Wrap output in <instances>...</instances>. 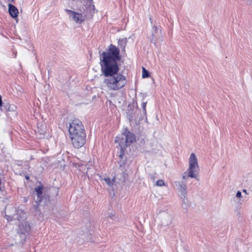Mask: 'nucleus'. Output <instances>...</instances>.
<instances>
[{"label": "nucleus", "instance_id": "obj_7", "mask_svg": "<svg viewBox=\"0 0 252 252\" xmlns=\"http://www.w3.org/2000/svg\"><path fill=\"white\" fill-rule=\"evenodd\" d=\"M151 41L155 43L158 41H162V33L159 26H154L152 30Z\"/></svg>", "mask_w": 252, "mask_h": 252}, {"label": "nucleus", "instance_id": "obj_19", "mask_svg": "<svg viewBox=\"0 0 252 252\" xmlns=\"http://www.w3.org/2000/svg\"><path fill=\"white\" fill-rule=\"evenodd\" d=\"M156 185L159 187L165 186L164 181L162 180H159L157 181Z\"/></svg>", "mask_w": 252, "mask_h": 252}, {"label": "nucleus", "instance_id": "obj_22", "mask_svg": "<svg viewBox=\"0 0 252 252\" xmlns=\"http://www.w3.org/2000/svg\"><path fill=\"white\" fill-rule=\"evenodd\" d=\"M247 2L248 4L251 5L252 4V0H247Z\"/></svg>", "mask_w": 252, "mask_h": 252}, {"label": "nucleus", "instance_id": "obj_9", "mask_svg": "<svg viewBox=\"0 0 252 252\" xmlns=\"http://www.w3.org/2000/svg\"><path fill=\"white\" fill-rule=\"evenodd\" d=\"M158 215L161 219L162 225L168 226L171 223L172 220V215L169 214L166 211H160Z\"/></svg>", "mask_w": 252, "mask_h": 252}, {"label": "nucleus", "instance_id": "obj_29", "mask_svg": "<svg viewBox=\"0 0 252 252\" xmlns=\"http://www.w3.org/2000/svg\"><path fill=\"white\" fill-rule=\"evenodd\" d=\"M112 216V215H111V216H110V218H111Z\"/></svg>", "mask_w": 252, "mask_h": 252}, {"label": "nucleus", "instance_id": "obj_20", "mask_svg": "<svg viewBox=\"0 0 252 252\" xmlns=\"http://www.w3.org/2000/svg\"><path fill=\"white\" fill-rule=\"evenodd\" d=\"M146 104H147V102L143 101L142 103V107L143 109V112L144 115L146 114Z\"/></svg>", "mask_w": 252, "mask_h": 252}, {"label": "nucleus", "instance_id": "obj_13", "mask_svg": "<svg viewBox=\"0 0 252 252\" xmlns=\"http://www.w3.org/2000/svg\"><path fill=\"white\" fill-rule=\"evenodd\" d=\"M99 176L100 178L104 180L105 183L110 187L112 186L116 183V178L115 176H113L112 177H105L104 176H102V175H100Z\"/></svg>", "mask_w": 252, "mask_h": 252}, {"label": "nucleus", "instance_id": "obj_26", "mask_svg": "<svg viewBox=\"0 0 252 252\" xmlns=\"http://www.w3.org/2000/svg\"><path fill=\"white\" fill-rule=\"evenodd\" d=\"M26 178L27 180H28V179H29V176H26Z\"/></svg>", "mask_w": 252, "mask_h": 252}, {"label": "nucleus", "instance_id": "obj_4", "mask_svg": "<svg viewBox=\"0 0 252 252\" xmlns=\"http://www.w3.org/2000/svg\"><path fill=\"white\" fill-rule=\"evenodd\" d=\"M135 141L134 134L126 129L125 133L116 137L115 142L118 144L116 148L120 151L119 157L122 158L126 148Z\"/></svg>", "mask_w": 252, "mask_h": 252}, {"label": "nucleus", "instance_id": "obj_11", "mask_svg": "<svg viewBox=\"0 0 252 252\" xmlns=\"http://www.w3.org/2000/svg\"><path fill=\"white\" fill-rule=\"evenodd\" d=\"M43 187L42 185L36 186L34 188V192L37 196V198L34 197V200L37 204H39L41 202L43 198Z\"/></svg>", "mask_w": 252, "mask_h": 252}, {"label": "nucleus", "instance_id": "obj_25", "mask_svg": "<svg viewBox=\"0 0 252 252\" xmlns=\"http://www.w3.org/2000/svg\"><path fill=\"white\" fill-rule=\"evenodd\" d=\"M9 218H10V217H9V216H8V217L6 218V219H7L8 221L10 220H9Z\"/></svg>", "mask_w": 252, "mask_h": 252}, {"label": "nucleus", "instance_id": "obj_24", "mask_svg": "<svg viewBox=\"0 0 252 252\" xmlns=\"http://www.w3.org/2000/svg\"><path fill=\"white\" fill-rule=\"evenodd\" d=\"M5 0L8 2H10V1H13L14 0Z\"/></svg>", "mask_w": 252, "mask_h": 252}, {"label": "nucleus", "instance_id": "obj_21", "mask_svg": "<svg viewBox=\"0 0 252 252\" xmlns=\"http://www.w3.org/2000/svg\"><path fill=\"white\" fill-rule=\"evenodd\" d=\"M236 196L238 198H239V197H241L242 194H241V191H238L237 193H236Z\"/></svg>", "mask_w": 252, "mask_h": 252}, {"label": "nucleus", "instance_id": "obj_1", "mask_svg": "<svg viewBox=\"0 0 252 252\" xmlns=\"http://www.w3.org/2000/svg\"><path fill=\"white\" fill-rule=\"evenodd\" d=\"M101 70L105 77L103 83L109 90H118L126 84V76L118 73L119 67L101 68Z\"/></svg>", "mask_w": 252, "mask_h": 252}, {"label": "nucleus", "instance_id": "obj_30", "mask_svg": "<svg viewBox=\"0 0 252 252\" xmlns=\"http://www.w3.org/2000/svg\"><path fill=\"white\" fill-rule=\"evenodd\" d=\"M112 216V215H111V216H110V218H111Z\"/></svg>", "mask_w": 252, "mask_h": 252}, {"label": "nucleus", "instance_id": "obj_3", "mask_svg": "<svg viewBox=\"0 0 252 252\" xmlns=\"http://www.w3.org/2000/svg\"><path fill=\"white\" fill-rule=\"evenodd\" d=\"M101 68L119 67L118 62L121 60L120 49L111 44L106 51L99 52Z\"/></svg>", "mask_w": 252, "mask_h": 252}, {"label": "nucleus", "instance_id": "obj_27", "mask_svg": "<svg viewBox=\"0 0 252 252\" xmlns=\"http://www.w3.org/2000/svg\"><path fill=\"white\" fill-rule=\"evenodd\" d=\"M243 192H246V189H243Z\"/></svg>", "mask_w": 252, "mask_h": 252}, {"label": "nucleus", "instance_id": "obj_6", "mask_svg": "<svg viewBox=\"0 0 252 252\" xmlns=\"http://www.w3.org/2000/svg\"><path fill=\"white\" fill-rule=\"evenodd\" d=\"M189 168L188 169V173H195L198 172L199 170L197 159L195 155L191 153L189 159Z\"/></svg>", "mask_w": 252, "mask_h": 252}, {"label": "nucleus", "instance_id": "obj_16", "mask_svg": "<svg viewBox=\"0 0 252 252\" xmlns=\"http://www.w3.org/2000/svg\"><path fill=\"white\" fill-rule=\"evenodd\" d=\"M127 43V40L126 38H122L118 40V45L122 51H125L126 46Z\"/></svg>", "mask_w": 252, "mask_h": 252}, {"label": "nucleus", "instance_id": "obj_5", "mask_svg": "<svg viewBox=\"0 0 252 252\" xmlns=\"http://www.w3.org/2000/svg\"><path fill=\"white\" fill-rule=\"evenodd\" d=\"M30 230V225L26 222H21L19 225V227L17 230L18 235L17 237H19L20 239L19 240V244H23L26 238L27 234Z\"/></svg>", "mask_w": 252, "mask_h": 252}, {"label": "nucleus", "instance_id": "obj_10", "mask_svg": "<svg viewBox=\"0 0 252 252\" xmlns=\"http://www.w3.org/2000/svg\"><path fill=\"white\" fill-rule=\"evenodd\" d=\"M176 187L178 191L180 192V195L184 202H185L187 199L186 198L187 194V189L186 185L182 182H175Z\"/></svg>", "mask_w": 252, "mask_h": 252}, {"label": "nucleus", "instance_id": "obj_2", "mask_svg": "<svg viewBox=\"0 0 252 252\" xmlns=\"http://www.w3.org/2000/svg\"><path fill=\"white\" fill-rule=\"evenodd\" d=\"M69 137L74 147L79 148L86 142V135L84 126L79 119H74L70 123L68 128Z\"/></svg>", "mask_w": 252, "mask_h": 252}, {"label": "nucleus", "instance_id": "obj_17", "mask_svg": "<svg viewBox=\"0 0 252 252\" xmlns=\"http://www.w3.org/2000/svg\"><path fill=\"white\" fill-rule=\"evenodd\" d=\"M5 107V109L9 111H15L16 110V106L13 104H8L4 106Z\"/></svg>", "mask_w": 252, "mask_h": 252}, {"label": "nucleus", "instance_id": "obj_8", "mask_svg": "<svg viewBox=\"0 0 252 252\" xmlns=\"http://www.w3.org/2000/svg\"><path fill=\"white\" fill-rule=\"evenodd\" d=\"M65 11L77 24H81L85 20V17L82 13L76 12L68 9H65Z\"/></svg>", "mask_w": 252, "mask_h": 252}, {"label": "nucleus", "instance_id": "obj_12", "mask_svg": "<svg viewBox=\"0 0 252 252\" xmlns=\"http://www.w3.org/2000/svg\"><path fill=\"white\" fill-rule=\"evenodd\" d=\"M46 132V126L44 124H38L36 133L39 135V138H42L43 137Z\"/></svg>", "mask_w": 252, "mask_h": 252}, {"label": "nucleus", "instance_id": "obj_23", "mask_svg": "<svg viewBox=\"0 0 252 252\" xmlns=\"http://www.w3.org/2000/svg\"><path fill=\"white\" fill-rule=\"evenodd\" d=\"M2 100H1V97L0 95V107L2 106Z\"/></svg>", "mask_w": 252, "mask_h": 252}, {"label": "nucleus", "instance_id": "obj_15", "mask_svg": "<svg viewBox=\"0 0 252 252\" xmlns=\"http://www.w3.org/2000/svg\"><path fill=\"white\" fill-rule=\"evenodd\" d=\"M192 178L198 180V174H185L183 176V179L187 182H191V179Z\"/></svg>", "mask_w": 252, "mask_h": 252}, {"label": "nucleus", "instance_id": "obj_28", "mask_svg": "<svg viewBox=\"0 0 252 252\" xmlns=\"http://www.w3.org/2000/svg\"><path fill=\"white\" fill-rule=\"evenodd\" d=\"M150 20L151 23H152V19H151V18L150 17Z\"/></svg>", "mask_w": 252, "mask_h": 252}, {"label": "nucleus", "instance_id": "obj_18", "mask_svg": "<svg viewBox=\"0 0 252 252\" xmlns=\"http://www.w3.org/2000/svg\"><path fill=\"white\" fill-rule=\"evenodd\" d=\"M149 76V73L144 67L142 68V78H146Z\"/></svg>", "mask_w": 252, "mask_h": 252}, {"label": "nucleus", "instance_id": "obj_14", "mask_svg": "<svg viewBox=\"0 0 252 252\" xmlns=\"http://www.w3.org/2000/svg\"><path fill=\"white\" fill-rule=\"evenodd\" d=\"M8 6L9 13L11 16L13 18H16L19 13L18 9L16 6L10 3H9Z\"/></svg>", "mask_w": 252, "mask_h": 252}]
</instances>
